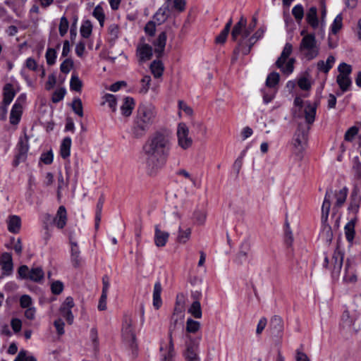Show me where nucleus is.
I'll return each instance as SVG.
<instances>
[{"label": "nucleus", "mask_w": 361, "mask_h": 361, "mask_svg": "<svg viewBox=\"0 0 361 361\" xmlns=\"http://www.w3.org/2000/svg\"><path fill=\"white\" fill-rule=\"evenodd\" d=\"M257 18L256 16H253L252 18L251 22L250 23L249 25L247 27V25L243 28V32L242 33V35L240 37H243L244 39L247 38L251 32L254 30L257 25Z\"/></svg>", "instance_id": "nucleus-46"}, {"label": "nucleus", "mask_w": 361, "mask_h": 361, "mask_svg": "<svg viewBox=\"0 0 361 361\" xmlns=\"http://www.w3.org/2000/svg\"><path fill=\"white\" fill-rule=\"evenodd\" d=\"M32 305V298L28 295H23L20 298V305L22 308H29Z\"/></svg>", "instance_id": "nucleus-64"}, {"label": "nucleus", "mask_w": 361, "mask_h": 361, "mask_svg": "<svg viewBox=\"0 0 361 361\" xmlns=\"http://www.w3.org/2000/svg\"><path fill=\"white\" fill-rule=\"evenodd\" d=\"M67 221V212L66 207L63 205L60 206L56 212V216L54 219V223L59 229H62L66 225Z\"/></svg>", "instance_id": "nucleus-21"}, {"label": "nucleus", "mask_w": 361, "mask_h": 361, "mask_svg": "<svg viewBox=\"0 0 361 361\" xmlns=\"http://www.w3.org/2000/svg\"><path fill=\"white\" fill-rule=\"evenodd\" d=\"M361 202V195L357 186H355L352 190L350 197V204L348 210H351L355 213H357Z\"/></svg>", "instance_id": "nucleus-17"}, {"label": "nucleus", "mask_w": 361, "mask_h": 361, "mask_svg": "<svg viewBox=\"0 0 361 361\" xmlns=\"http://www.w3.org/2000/svg\"><path fill=\"white\" fill-rule=\"evenodd\" d=\"M333 195V190L331 188H328L326 191L324 200L322 207V216L324 221L329 217L331 207V197Z\"/></svg>", "instance_id": "nucleus-22"}, {"label": "nucleus", "mask_w": 361, "mask_h": 361, "mask_svg": "<svg viewBox=\"0 0 361 361\" xmlns=\"http://www.w3.org/2000/svg\"><path fill=\"white\" fill-rule=\"evenodd\" d=\"M191 229L188 228L185 230H182L180 226L178 227V235L177 237V242L179 243H185L190 238Z\"/></svg>", "instance_id": "nucleus-43"}, {"label": "nucleus", "mask_w": 361, "mask_h": 361, "mask_svg": "<svg viewBox=\"0 0 361 361\" xmlns=\"http://www.w3.org/2000/svg\"><path fill=\"white\" fill-rule=\"evenodd\" d=\"M342 322L343 324L348 327H353L355 330H357V326L355 325L356 319H353L349 313L348 310H345L343 312L342 317H341Z\"/></svg>", "instance_id": "nucleus-45"}, {"label": "nucleus", "mask_w": 361, "mask_h": 361, "mask_svg": "<svg viewBox=\"0 0 361 361\" xmlns=\"http://www.w3.org/2000/svg\"><path fill=\"white\" fill-rule=\"evenodd\" d=\"M16 94L13 85L11 83H6L3 87V104L9 105L15 97Z\"/></svg>", "instance_id": "nucleus-23"}, {"label": "nucleus", "mask_w": 361, "mask_h": 361, "mask_svg": "<svg viewBox=\"0 0 361 361\" xmlns=\"http://www.w3.org/2000/svg\"><path fill=\"white\" fill-rule=\"evenodd\" d=\"M82 87V82L78 75L73 74L70 81V88L73 91L80 92Z\"/></svg>", "instance_id": "nucleus-38"}, {"label": "nucleus", "mask_w": 361, "mask_h": 361, "mask_svg": "<svg viewBox=\"0 0 361 361\" xmlns=\"http://www.w3.org/2000/svg\"><path fill=\"white\" fill-rule=\"evenodd\" d=\"M343 18L341 14H338L336 18L334 19L331 26V32L332 34H337L338 32L341 29L343 26L342 23Z\"/></svg>", "instance_id": "nucleus-51"}, {"label": "nucleus", "mask_w": 361, "mask_h": 361, "mask_svg": "<svg viewBox=\"0 0 361 361\" xmlns=\"http://www.w3.org/2000/svg\"><path fill=\"white\" fill-rule=\"evenodd\" d=\"M280 80V75L279 73L275 71L271 72L269 73L267 78L266 80V85L268 87H274L276 85H278Z\"/></svg>", "instance_id": "nucleus-40"}, {"label": "nucleus", "mask_w": 361, "mask_h": 361, "mask_svg": "<svg viewBox=\"0 0 361 361\" xmlns=\"http://www.w3.org/2000/svg\"><path fill=\"white\" fill-rule=\"evenodd\" d=\"M292 14L297 22H300L304 17V8L301 4L295 5L292 9Z\"/></svg>", "instance_id": "nucleus-50"}, {"label": "nucleus", "mask_w": 361, "mask_h": 361, "mask_svg": "<svg viewBox=\"0 0 361 361\" xmlns=\"http://www.w3.org/2000/svg\"><path fill=\"white\" fill-rule=\"evenodd\" d=\"M348 190L346 187L343 188L341 190H340L338 192L335 193V197L336 198V202L335 203V205L333 207V214L332 216H334L336 214V212L337 210L336 209L340 208L342 207V205L345 202L347 195H348Z\"/></svg>", "instance_id": "nucleus-24"}, {"label": "nucleus", "mask_w": 361, "mask_h": 361, "mask_svg": "<svg viewBox=\"0 0 361 361\" xmlns=\"http://www.w3.org/2000/svg\"><path fill=\"white\" fill-rule=\"evenodd\" d=\"M171 139L168 133L157 131L143 145L145 164L149 175H154L166 163L171 149Z\"/></svg>", "instance_id": "nucleus-1"}, {"label": "nucleus", "mask_w": 361, "mask_h": 361, "mask_svg": "<svg viewBox=\"0 0 361 361\" xmlns=\"http://www.w3.org/2000/svg\"><path fill=\"white\" fill-rule=\"evenodd\" d=\"M269 329L273 337L282 338L284 329L283 319L279 315H274L270 319Z\"/></svg>", "instance_id": "nucleus-12"}, {"label": "nucleus", "mask_w": 361, "mask_h": 361, "mask_svg": "<svg viewBox=\"0 0 361 361\" xmlns=\"http://www.w3.org/2000/svg\"><path fill=\"white\" fill-rule=\"evenodd\" d=\"M63 288V283L61 281H55L51 284V291L54 295L61 294Z\"/></svg>", "instance_id": "nucleus-57"}, {"label": "nucleus", "mask_w": 361, "mask_h": 361, "mask_svg": "<svg viewBox=\"0 0 361 361\" xmlns=\"http://www.w3.org/2000/svg\"><path fill=\"white\" fill-rule=\"evenodd\" d=\"M247 25V19L244 16H241L239 21L235 23L231 30V39L234 42H237L239 39V37L242 35L243 28Z\"/></svg>", "instance_id": "nucleus-20"}, {"label": "nucleus", "mask_w": 361, "mask_h": 361, "mask_svg": "<svg viewBox=\"0 0 361 361\" xmlns=\"http://www.w3.org/2000/svg\"><path fill=\"white\" fill-rule=\"evenodd\" d=\"M22 95H20L13 107L10 114V123L12 125H17L20 121L23 114V104L20 102Z\"/></svg>", "instance_id": "nucleus-14"}, {"label": "nucleus", "mask_w": 361, "mask_h": 361, "mask_svg": "<svg viewBox=\"0 0 361 361\" xmlns=\"http://www.w3.org/2000/svg\"><path fill=\"white\" fill-rule=\"evenodd\" d=\"M17 278L20 280L42 283L44 278V271L41 267L30 269L27 265H21L17 270Z\"/></svg>", "instance_id": "nucleus-3"}, {"label": "nucleus", "mask_w": 361, "mask_h": 361, "mask_svg": "<svg viewBox=\"0 0 361 361\" xmlns=\"http://www.w3.org/2000/svg\"><path fill=\"white\" fill-rule=\"evenodd\" d=\"M343 253L337 247L332 256L331 274L333 278H336L339 276L343 266Z\"/></svg>", "instance_id": "nucleus-13"}, {"label": "nucleus", "mask_w": 361, "mask_h": 361, "mask_svg": "<svg viewBox=\"0 0 361 361\" xmlns=\"http://www.w3.org/2000/svg\"><path fill=\"white\" fill-rule=\"evenodd\" d=\"M66 94V90L65 87H60L56 90L52 94L51 102L53 103H58L61 101Z\"/></svg>", "instance_id": "nucleus-49"}, {"label": "nucleus", "mask_w": 361, "mask_h": 361, "mask_svg": "<svg viewBox=\"0 0 361 361\" xmlns=\"http://www.w3.org/2000/svg\"><path fill=\"white\" fill-rule=\"evenodd\" d=\"M359 128L354 126L348 129L344 135L345 141L351 142L354 139L355 136L358 133Z\"/></svg>", "instance_id": "nucleus-54"}, {"label": "nucleus", "mask_w": 361, "mask_h": 361, "mask_svg": "<svg viewBox=\"0 0 361 361\" xmlns=\"http://www.w3.org/2000/svg\"><path fill=\"white\" fill-rule=\"evenodd\" d=\"M336 82L343 92L348 91L352 83L351 80L348 76L343 75L342 74H339L337 76Z\"/></svg>", "instance_id": "nucleus-36"}, {"label": "nucleus", "mask_w": 361, "mask_h": 361, "mask_svg": "<svg viewBox=\"0 0 361 361\" xmlns=\"http://www.w3.org/2000/svg\"><path fill=\"white\" fill-rule=\"evenodd\" d=\"M310 126L305 123H300L294 135V146L299 148V151L303 149V146L307 143Z\"/></svg>", "instance_id": "nucleus-8"}, {"label": "nucleus", "mask_w": 361, "mask_h": 361, "mask_svg": "<svg viewBox=\"0 0 361 361\" xmlns=\"http://www.w3.org/2000/svg\"><path fill=\"white\" fill-rule=\"evenodd\" d=\"M317 104H312L310 101L306 102L304 109L305 119L307 125H312L315 120Z\"/></svg>", "instance_id": "nucleus-18"}, {"label": "nucleus", "mask_w": 361, "mask_h": 361, "mask_svg": "<svg viewBox=\"0 0 361 361\" xmlns=\"http://www.w3.org/2000/svg\"><path fill=\"white\" fill-rule=\"evenodd\" d=\"M189 129L185 123H180L178 126L177 136L178 145L183 149H187L192 144V140L188 136Z\"/></svg>", "instance_id": "nucleus-10"}, {"label": "nucleus", "mask_w": 361, "mask_h": 361, "mask_svg": "<svg viewBox=\"0 0 361 361\" xmlns=\"http://www.w3.org/2000/svg\"><path fill=\"white\" fill-rule=\"evenodd\" d=\"M300 51H307L305 57L307 60H312L319 54V49L317 47V40L314 33L305 35L300 44Z\"/></svg>", "instance_id": "nucleus-5"}, {"label": "nucleus", "mask_w": 361, "mask_h": 361, "mask_svg": "<svg viewBox=\"0 0 361 361\" xmlns=\"http://www.w3.org/2000/svg\"><path fill=\"white\" fill-rule=\"evenodd\" d=\"M322 221V231L321 235L325 240V241L330 244L333 239V231L331 226L328 224V219L325 221L322 217L321 218Z\"/></svg>", "instance_id": "nucleus-25"}, {"label": "nucleus", "mask_w": 361, "mask_h": 361, "mask_svg": "<svg viewBox=\"0 0 361 361\" xmlns=\"http://www.w3.org/2000/svg\"><path fill=\"white\" fill-rule=\"evenodd\" d=\"M245 153H246V149L243 150L242 152L240 153V155L236 159V160L235 161V162L233 164V169L234 171H235L237 176L239 174L240 171L242 168L243 159L245 155Z\"/></svg>", "instance_id": "nucleus-53"}, {"label": "nucleus", "mask_w": 361, "mask_h": 361, "mask_svg": "<svg viewBox=\"0 0 361 361\" xmlns=\"http://www.w3.org/2000/svg\"><path fill=\"white\" fill-rule=\"evenodd\" d=\"M74 63L71 59H65L60 66V70L63 73H68L73 67Z\"/></svg>", "instance_id": "nucleus-55"}, {"label": "nucleus", "mask_w": 361, "mask_h": 361, "mask_svg": "<svg viewBox=\"0 0 361 361\" xmlns=\"http://www.w3.org/2000/svg\"><path fill=\"white\" fill-rule=\"evenodd\" d=\"M157 116L155 107L148 103L140 104L133 121L132 133L134 137L140 138L145 135L154 123Z\"/></svg>", "instance_id": "nucleus-2"}, {"label": "nucleus", "mask_w": 361, "mask_h": 361, "mask_svg": "<svg viewBox=\"0 0 361 361\" xmlns=\"http://www.w3.org/2000/svg\"><path fill=\"white\" fill-rule=\"evenodd\" d=\"M161 290L162 287L161 283L159 281L156 282L153 291V306L156 310H159L162 305V300L161 298Z\"/></svg>", "instance_id": "nucleus-29"}, {"label": "nucleus", "mask_w": 361, "mask_h": 361, "mask_svg": "<svg viewBox=\"0 0 361 361\" xmlns=\"http://www.w3.org/2000/svg\"><path fill=\"white\" fill-rule=\"evenodd\" d=\"M141 82L142 84V87L140 89V92L141 93L145 94L149 90L151 82V77L149 75H145L141 80Z\"/></svg>", "instance_id": "nucleus-63"}, {"label": "nucleus", "mask_w": 361, "mask_h": 361, "mask_svg": "<svg viewBox=\"0 0 361 361\" xmlns=\"http://www.w3.org/2000/svg\"><path fill=\"white\" fill-rule=\"evenodd\" d=\"M166 32H161L157 37V38L153 42L154 46V52L158 59L161 58L166 43Z\"/></svg>", "instance_id": "nucleus-15"}, {"label": "nucleus", "mask_w": 361, "mask_h": 361, "mask_svg": "<svg viewBox=\"0 0 361 361\" xmlns=\"http://www.w3.org/2000/svg\"><path fill=\"white\" fill-rule=\"evenodd\" d=\"M70 243L71 245V260L75 267H77L80 264V250L78 243L73 240L72 238L70 237Z\"/></svg>", "instance_id": "nucleus-31"}, {"label": "nucleus", "mask_w": 361, "mask_h": 361, "mask_svg": "<svg viewBox=\"0 0 361 361\" xmlns=\"http://www.w3.org/2000/svg\"><path fill=\"white\" fill-rule=\"evenodd\" d=\"M71 108L73 112L80 117L83 116V107L81 99L79 97H75L71 104Z\"/></svg>", "instance_id": "nucleus-42"}, {"label": "nucleus", "mask_w": 361, "mask_h": 361, "mask_svg": "<svg viewBox=\"0 0 361 361\" xmlns=\"http://www.w3.org/2000/svg\"><path fill=\"white\" fill-rule=\"evenodd\" d=\"M169 12V6L161 7L153 16V18L158 25L164 23L168 18Z\"/></svg>", "instance_id": "nucleus-30"}, {"label": "nucleus", "mask_w": 361, "mask_h": 361, "mask_svg": "<svg viewBox=\"0 0 361 361\" xmlns=\"http://www.w3.org/2000/svg\"><path fill=\"white\" fill-rule=\"evenodd\" d=\"M356 219H351L347 224L345 226V234L347 240L352 243L355 237V225Z\"/></svg>", "instance_id": "nucleus-35"}, {"label": "nucleus", "mask_w": 361, "mask_h": 361, "mask_svg": "<svg viewBox=\"0 0 361 361\" xmlns=\"http://www.w3.org/2000/svg\"><path fill=\"white\" fill-rule=\"evenodd\" d=\"M169 233L166 231H163L160 228L159 225H156L154 227V243L157 247H164L166 245Z\"/></svg>", "instance_id": "nucleus-19"}, {"label": "nucleus", "mask_w": 361, "mask_h": 361, "mask_svg": "<svg viewBox=\"0 0 361 361\" xmlns=\"http://www.w3.org/2000/svg\"><path fill=\"white\" fill-rule=\"evenodd\" d=\"M8 230L12 233H18L21 226V219L17 215H11L7 221Z\"/></svg>", "instance_id": "nucleus-26"}, {"label": "nucleus", "mask_w": 361, "mask_h": 361, "mask_svg": "<svg viewBox=\"0 0 361 361\" xmlns=\"http://www.w3.org/2000/svg\"><path fill=\"white\" fill-rule=\"evenodd\" d=\"M179 328L183 329V320H180L178 317L171 316L169 326V335L173 336V334Z\"/></svg>", "instance_id": "nucleus-37"}, {"label": "nucleus", "mask_w": 361, "mask_h": 361, "mask_svg": "<svg viewBox=\"0 0 361 361\" xmlns=\"http://www.w3.org/2000/svg\"><path fill=\"white\" fill-rule=\"evenodd\" d=\"M200 328V323L197 321L193 320L191 318L188 319L186 322V331L188 333L195 334L199 331Z\"/></svg>", "instance_id": "nucleus-47"}, {"label": "nucleus", "mask_w": 361, "mask_h": 361, "mask_svg": "<svg viewBox=\"0 0 361 361\" xmlns=\"http://www.w3.org/2000/svg\"><path fill=\"white\" fill-rule=\"evenodd\" d=\"M135 108V100L133 97H126L124 98L123 103L121 106V111L123 116L128 117L131 115Z\"/></svg>", "instance_id": "nucleus-27"}, {"label": "nucleus", "mask_w": 361, "mask_h": 361, "mask_svg": "<svg viewBox=\"0 0 361 361\" xmlns=\"http://www.w3.org/2000/svg\"><path fill=\"white\" fill-rule=\"evenodd\" d=\"M139 56L141 60H149L153 55L152 47L148 44H144L137 48Z\"/></svg>", "instance_id": "nucleus-34"}, {"label": "nucleus", "mask_w": 361, "mask_h": 361, "mask_svg": "<svg viewBox=\"0 0 361 361\" xmlns=\"http://www.w3.org/2000/svg\"><path fill=\"white\" fill-rule=\"evenodd\" d=\"M188 312L196 319L201 318L202 313L200 302L198 300L194 301L189 308Z\"/></svg>", "instance_id": "nucleus-41"}, {"label": "nucleus", "mask_w": 361, "mask_h": 361, "mask_svg": "<svg viewBox=\"0 0 361 361\" xmlns=\"http://www.w3.org/2000/svg\"><path fill=\"white\" fill-rule=\"evenodd\" d=\"M250 251V244L247 241H244L241 243L240 250L236 255L235 262L239 265L246 262L248 259V254Z\"/></svg>", "instance_id": "nucleus-16"}, {"label": "nucleus", "mask_w": 361, "mask_h": 361, "mask_svg": "<svg viewBox=\"0 0 361 361\" xmlns=\"http://www.w3.org/2000/svg\"><path fill=\"white\" fill-rule=\"evenodd\" d=\"M350 269H352L350 259H348L345 262V276L343 277L344 280L348 282H355L357 281L356 276L353 274V271H350Z\"/></svg>", "instance_id": "nucleus-44"}, {"label": "nucleus", "mask_w": 361, "mask_h": 361, "mask_svg": "<svg viewBox=\"0 0 361 361\" xmlns=\"http://www.w3.org/2000/svg\"><path fill=\"white\" fill-rule=\"evenodd\" d=\"M56 51L53 48H48L45 54L47 63L49 66H52L56 63Z\"/></svg>", "instance_id": "nucleus-52"}, {"label": "nucleus", "mask_w": 361, "mask_h": 361, "mask_svg": "<svg viewBox=\"0 0 361 361\" xmlns=\"http://www.w3.org/2000/svg\"><path fill=\"white\" fill-rule=\"evenodd\" d=\"M132 319L128 315H124L121 331L123 341L131 348L133 354L137 356V344L136 336L132 327Z\"/></svg>", "instance_id": "nucleus-4"}, {"label": "nucleus", "mask_w": 361, "mask_h": 361, "mask_svg": "<svg viewBox=\"0 0 361 361\" xmlns=\"http://www.w3.org/2000/svg\"><path fill=\"white\" fill-rule=\"evenodd\" d=\"M306 20L307 23L314 29H316L319 25V19L317 17V8L315 6H312L308 10L306 14Z\"/></svg>", "instance_id": "nucleus-28"}, {"label": "nucleus", "mask_w": 361, "mask_h": 361, "mask_svg": "<svg viewBox=\"0 0 361 361\" xmlns=\"http://www.w3.org/2000/svg\"><path fill=\"white\" fill-rule=\"evenodd\" d=\"M93 16L98 20L99 22V25L101 27L104 26V23L105 20V14L104 13L103 8L101 6L97 5L92 13Z\"/></svg>", "instance_id": "nucleus-48"}, {"label": "nucleus", "mask_w": 361, "mask_h": 361, "mask_svg": "<svg viewBox=\"0 0 361 361\" xmlns=\"http://www.w3.org/2000/svg\"><path fill=\"white\" fill-rule=\"evenodd\" d=\"M69 23L65 16L61 18L60 24L59 27V34L61 37H63L68 31Z\"/></svg>", "instance_id": "nucleus-56"}, {"label": "nucleus", "mask_w": 361, "mask_h": 361, "mask_svg": "<svg viewBox=\"0 0 361 361\" xmlns=\"http://www.w3.org/2000/svg\"><path fill=\"white\" fill-rule=\"evenodd\" d=\"M144 30L147 35L151 37L154 36L156 32V22L149 20L145 25Z\"/></svg>", "instance_id": "nucleus-59"}, {"label": "nucleus", "mask_w": 361, "mask_h": 361, "mask_svg": "<svg viewBox=\"0 0 361 361\" xmlns=\"http://www.w3.org/2000/svg\"><path fill=\"white\" fill-rule=\"evenodd\" d=\"M286 229L285 233V243L288 247H290L293 242V236L292 231L290 229L289 224L288 222L286 223Z\"/></svg>", "instance_id": "nucleus-61"}, {"label": "nucleus", "mask_w": 361, "mask_h": 361, "mask_svg": "<svg viewBox=\"0 0 361 361\" xmlns=\"http://www.w3.org/2000/svg\"><path fill=\"white\" fill-rule=\"evenodd\" d=\"M150 70L154 78H159L162 76L164 71L162 61L160 60L153 61L150 64Z\"/></svg>", "instance_id": "nucleus-33"}, {"label": "nucleus", "mask_w": 361, "mask_h": 361, "mask_svg": "<svg viewBox=\"0 0 361 361\" xmlns=\"http://www.w3.org/2000/svg\"><path fill=\"white\" fill-rule=\"evenodd\" d=\"M71 147V138L66 137L62 140L60 146V155L63 159H66L70 156Z\"/></svg>", "instance_id": "nucleus-32"}, {"label": "nucleus", "mask_w": 361, "mask_h": 361, "mask_svg": "<svg viewBox=\"0 0 361 361\" xmlns=\"http://www.w3.org/2000/svg\"><path fill=\"white\" fill-rule=\"evenodd\" d=\"M258 40L259 39H257V38H255L254 35H252L250 37H248L245 39L240 37L236 42L237 45L233 52V56L232 58V61H236L240 53H242L243 55H247L250 54L252 47Z\"/></svg>", "instance_id": "nucleus-6"}, {"label": "nucleus", "mask_w": 361, "mask_h": 361, "mask_svg": "<svg viewBox=\"0 0 361 361\" xmlns=\"http://www.w3.org/2000/svg\"><path fill=\"white\" fill-rule=\"evenodd\" d=\"M0 266L1 269L0 279L13 274V262L12 255L10 252H5L1 254L0 257Z\"/></svg>", "instance_id": "nucleus-11"}, {"label": "nucleus", "mask_w": 361, "mask_h": 361, "mask_svg": "<svg viewBox=\"0 0 361 361\" xmlns=\"http://www.w3.org/2000/svg\"><path fill=\"white\" fill-rule=\"evenodd\" d=\"M338 70L340 73L339 74L348 76L352 72V67L350 65L343 62L338 66Z\"/></svg>", "instance_id": "nucleus-62"}, {"label": "nucleus", "mask_w": 361, "mask_h": 361, "mask_svg": "<svg viewBox=\"0 0 361 361\" xmlns=\"http://www.w3.org/2000/svg\"><path fill=\"white\" fill-rule=\"evenodd\" d=\"M104 98L105 99V102L108 103L109 106L112 109V111H115L117 104L116 96L111 94H106Z\"/></svg>", "instance_id": "nucleus-58"}, {"label": "nucleus", "mask_w": 361, "mask_h": 361, "mask_svg": "<svg viewBox=\"0 0 361 361\" xmlns=\"http://www.w3.org/2000/svg\"><path fill=\"white\" fill-rule=\"evenodd\" d=\"M53 159L54 154L51 149L45 153H42L40 157L41 161L47 165L51 164L53 162Z\"/></svg>", "instance_id": "nucleus-60"}, {"label": "nucleus", "mask_w": 361, "mask_h": 361, "mask_svg": "<svg viewBox=\"0 0 361 361\" xmlns=\"http://www.w3.org/2000/svg\"><path fill=\"white\" fill-rule=\"evenodd\" d=\"M29 149L28 137L25 134L24 138H20L17 145V154L13 161V166L17 167L20 162L26 160Z\"/></svg>", "instance_id": "nucleus-7"}, {"label": "nucleus", "mask_w": 361, "mask_h": 361, "mask_svg": "<svg viewBox=\"0 0 361 361\" xmlns=\"http://www.w3.org/2000/svg\"><path fill=\"white\" fill-rule=\"evenodd\" d=\"M188 338L189 341L186 342V348L183 353L185 361H200V357L197 354L199 348L198 341L192 338L190 336H188Z\"/></svg>", "instance_id": "nucleus-9"}, {"label": "nucleus", "mask_w": 361, "mask_h": 361, "mask_svg": "<svg viewBox=\"0 0 361 361\" xmlns=\"http://www.w3.org/2000/svg\"><path fill=\"white\" fill-rule=\"evenodd\" d=\"M80 35L83 38H89L92 34V25L90 20L83 22L80 27Z\"/></svg>", "instance_id": "nucleus-39"}]
</instances>
